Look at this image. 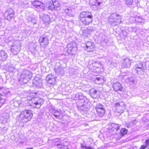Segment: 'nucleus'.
<instances>
[{"instance_id": "nucleus-49", "label": "nucleus", "mask_w": 149, "mask_h": 149, "mask_svg": "<svg viewBox=\"0 0 149 149\" xmlns=\"http://www.w3.org/2000/svg\"><path fill=\"white\" fill-rule=\"evenodd\" d=\"M113 84H115V83H114Z\"/></svg>"}, {"instance_id": "nucleus-36", "label": "nucleus", "mask_w": 149, "mask_h": 149, "mask_svg": "<svg viewBox=\"0 0 149 149\" xmlns=\"http://www.w3.org/2000/svg\"><path fill=\"white\" fill-rule=\"evenodd\" d=\"M147 147L146 145H142L140 147L139 149H146Z\"/></svg>"}, {"instance_id": "nucleus-26", "label": "nucleus", "mask_w": 149, "mask_h": 149, "mask_svg": "<svg viewBox=\"0 0 149 149\" xmlns=\"http://www.w3.org/2000/svg\"><path fill=\"white\" fill-rule=\"evenodd\" d=\"M32 104L33 105L34 107L36 108L40 107L41 105V103H40L38 102L33 103Z\"/></svg>"}, {"instance_id": "nucleus-24", "label": "nucleus", "mask_w": 149, "mask_h": 149, "mask_svg": "<svg viewBox=\"0 0 149 149\" xmlns=\"http://www.w3.org/2000/svg\"><path fill=\"white\" fill-rule=\"evenodd\" d=\"M2 95L1 93H0V104H1L0 105V108L3 105L5 104L6 101V100L5 99L3 98L2 97Z\"/></svg>"}, {"instance_id": "nucleus-19", "label": "nucleus", "mask_w": 149, "mask_h": 149, "mask_svg": "<svg viewBox=\"0 0 149 149\" xmlns=\"http://www.w3.org/2000/svg\"><path fill=\"white\" fill-rule=\"evenodd\" d=\"M135 70L138 74L139 75H143L144 73V72L145 70V67L135 69Z\"/></svg>"}, {"instance_id": "nucleus-13", "label": "nucleus", "mask_w": 149, "mask_h": 149, "mask_svg": "<svg viewBox=\"0 0 149 149\" xmlns=\"http://www.w3.org/2000/svg\"><path fill=\"white\" fill-rule=\"evenodd\" d=\"M45 80L49 84H53V82L55 81V79L52 74H49L46 77Z\"/></svg>"}, {"instance_id": "nucleus-37", "label": "nucleus", "mask_w": 149, "mask_h": 149, "mask_svg": "<svg viewBox=\"0 0 149 149\" xmlns=\"http://www.w3.org/2000/svg\"><path fill=\"white\" fill-rule=\"evenodd\" d=\"M92 65H93V66L96 68H98V65H99V63H98L96 62H95L93 63Z\"/></svg>"}, {"instance_id": "nucleus-11", "label": "nucleus", "mask_w": 149, "mask_h": 149, "mask_svg": "<svg viewBox=\"0 0 149 149\" xmlns=\"http://www.w3.org/2000/svg\"><path fill=\"white\" fill-rule=\"evenodd\" d=\"M56 73L58 75H63L64 74V68L61 66L56 67L54 69Z\"/></svg>"}, {"instance_id": "nucleus-45", "label": "nucleus", "mask_w": 149, "mask_h": 149, "mask_svg": "<svg viewBox=\"0 0 149 149\" xmlns=\"http://www.w3.org/2000/svg\"><path fill=\"white\" fill-rule=\"evenodd\" d=\"M26 149H33V148H27Z\"/></svg>"}, {"instance_id": "nucleus-16", "label": "nucleus", "mask_w": 149, "mask_h": 149, "mask_svg": "<svg viewBox=\"0 0 149 149\" xmlns=\"http://www.w3.org/2000/svg\"><path fill=\"white\" fill-rule=\"evenodd\" d=\"M128 131V130L125 128H121L119 132L120 137L121 138L124 136L125 135L127 134Z\"/></svg>"}, {"instance_id": "nucleus-5", "label": "nucleus", "mask_w": 149, "mask_h": 149, "mask_svg": "<svg viewBox=\"0 0 149 149\" xmlns=\"http://www.w3.org/2000/svg\"><path fill=\"white\" fill-rule=\"evenodd\" d=\"M97 116L100 117H102L106 114V111L104 106L101 104H97L95 108Z\"/></svg>"}, {"instance_id": "nucleus-38", "label": "nucleus", "mask_w": 149, "mask_h": 149, "mask_svg": "<svg viewBox=\"0 0 149 149\" xmlns=\"http://www.w3.org/2000/svg\"><path fill=\"white\" fill-rule=\"evenodd\" d=\"M145 143H146V145L147 146H149V139H147L145 140Z\"/></svg>"}, {"instance_id": "nucleus-2", "label": "nucleus", "mask_w": 149, "mask_h": 149, "mask_svg": "<svg viewBox=\"0 0 149 149\" xmlns=\"http://www.w3.org/2000/svg\"><path fill=\"white\" fill-rule=\"evenodd\" d=\"M122 17L120 15L117 14H112L108 17L109 23L113 26H116L120 24L122 21Z\"/></svg>"}, {"instance_id": "nucleus-23", "label": "nucleus", "mask_w": 149, "mask_h": 149, "mask_svg": "<svg viewBox=\"0 0 149 149\" xmlns=\"http://www.w3.org/2000/svg\"><path fill=\"white\" fill-rule=\"evenodd\" d=\"M27 20L29 22L32 23L34 24H36V20L34 17L31 16L29 17L28 18Z\"/></svg>"}, {"instance_id": "nucleus-27", "label": "nucleus", "mask_w": 149, "mask_h": 149, "mask_svg": "<svg viewBox=\"0 0 149 149\" xmlns=\"http://www.w3.org/2000/svg\"><path fill=\"white\" fill-rule=\"evenodd\" d=\"M48 8V9L50 10H52L54 9L56 10V9L52 3H49Z\"/></svg>"}, {"instance_id": "nucleus-33", "label": "nucleus", "mask_w": 149, "mask_h": 149, "mask_svg": "<svg viewBox=\"0 0 149 149\" xmlns=\"http://www.w3.org/2000/svg\"><path fill=\"white\" fill-rule=\"evenodd\" d=\"M67 47L68 48V50H69L70 51H72L73 48V47H72L71 44H68L67 45Z\"/></svg>"}, {"instance_id": "nucleus-4", "label": "nucleus", "mask_w": 149, "mask_h": 149, "mask_svg": "<svg viewBox=\"0 0 149 149\" xmlns=\"http://www.w3.org/2000/svg\"><path fill=\"white\" fill-rule=\"evenodd\" d=\"M32 77V74L29 70H26L23 72L18 79V83H23L26 84Z\"/></svg>"}, {"instance_id": "nucleus-21", "label": "nucleus", "mask_w": 149, "mask_h": 149, "mask_svg": "<svg viewBox=\"0 0 149 149\" xmlns=\"http://www.w3.org/2000/svg\"><path fill=\"white\" fill-rule=\"evenodd\" d=\"M120 129V127L118 124H114L112 125L111 130L113 131H118Z\"/></svg>"}, {"instance_id": "nucleus-41", "label": "nucleus", "mask_w": 149, "mask_h": 149, "mask_svg": "<svg viewBox=\"0 0 149 149\" xmlns=\"http://www.w3.org/2000/svg\"><path fill=\"white\" fill-rule=\"evenodd\" d=\"M53 115L56 118H57L58 117H59V115H57V114H56L54 113L53 114Z\"/></svg>"}, {"instance_id": "nucleus-17", "label": "nucleus", "mask_w": 149, "mask_h": 149, "mask_svg": "<svg viewBox=\"0 0 149 149\" xmlns=\"http://www.w3.org/2000/svg\"><path fill=\"white\" fill-rule=\"evenodd\" d=\"M43 22L45 24H49L50 23V19L49 16L47 15H45L43 17Z\"/></svg>"}, {"instance_id": "nucleus-40", "label": "nucleus", "mask_w": 149, "mask_h": 149, "mask_svg": "<svg viewBox=\"0 0 149 149\" xmlns=\"http://www.w3.org/2000/svg\"><path fill=\"white\" fill-rule=\"evenodd\" d=\"M115 107H118L120 106V103H118V102L116 103L115 104Z\"/></svg>"}, {"instance_id": "nucleus-14", "label": "nucleus", "mask_w": 149, "mask_h": 149, "mask_svg": "<svg viewBox=\"0 0 149 149\" xmlns=\"http://www.w3.org/2000/svg\"><path fill=\"white\" fill-rule=\"evenodd\" d=\"M97 91L94 88H92L90 90L89 93L92 97L95 98L97 96Z\"/></svg>"}, {"instance_id": "nucleus-30", "label": "nucleus", "mask_w": 149, "mask_h": 149, "mask_svg": "<svg viewBox=\"0 0 149 149\" xmlns=\"http://www.w3.org/2000/svg\"><path fill=\"white\" fill-rule=\"evenodd\" d=\"M104 0H96L97 5L98 6H100L101 5H103Z\"/></svg>"}, {"instance_id": "nucleus-47", "label": "nucleus", "mask_w": 149, "mask_h": 149, "mask_svg": "<svg viewBox=\"0 0 149 149\" xmlns=\"http://www.w3.org/2000/svg\"><path fill=\"white\" fill-rule=\"evenodd\" d=\"M68 149V148H67L66 149Z\"/></svg>"}, {"instance_id": "nucleus-35", "label": "nucleus", "mask_w": 149, "mask_h": 149, "mask_svg": "<svg viewBox=\"0 0 149 149\" xmlns=\"http://www.w3.org/2000/svg\"><path fill=\"white\" fill-rule=\"evenodd\" d=\"M129 81L130 82V83H136V80L135 79H134L131 78L129 80Z\"/></svg>"}, {"instance_id": "nucleus-28", "label": "nucleus", "mask_w": 149, "mask_h": 149, "mask_svg": "<svg viewBox=\"0 0 149 149\" xmlns=\"http://www.w3.org/2000/svg\"><path fill=\"white\" fill-rule=\"evenodd\" d=\"M125 3L127 5L130 6L133 2V0H125Z\"/></svg>"}, {"instance_id": "nucleus-44", "label": "nucleus", "mask_w": 149, "mask_h": 149, "mask_svg": "<svg viewBox=\"0 0 149 149\" xmlns=\"http://www.w3.org/2000/svg\"><path fill=\"white\" fill-rule=\"evenodd\" d=\"M86 149H92V148L91 147H87Z\"/></svg>"}, {"instance_id": "nucleus-22", "label": "nucleus", "mask_w": 149, "mask_h": 149, "mask_svg": "<svg viewBox=\"0 0 149 149\" xmlns=\"http://www.w3.org/2000/svg\"><path fill=\"white\" fill-rule=\"evenodd\" d=\"M113 88L115 90L117 91H122L123 88L121 86V84L116 85L113 87Z\"/></svg>"}, {"instance_id": "nucleus-20", "label": "nucleus", "mask_w": 149, "mask_h": 149, "mask_svg": "<svg viewBox=\"0 0 149 149\" xmlns=\"http://www.w3.org/2000/svg\"><path fill=\"white\" fill-rule=\"evenodd\" d=\"M52 2L56 10H57L58 8H59L60 6V4L59 2L57 1H53V0L52 1Z\"/></svg>"}, {"instance_id": "nucleus-6", "label": "nucleus", "mask_w": 149, "mask_h": 149, "mask_svg": "<svg viewBox=\"0 0 149 149\" xmlns=\"http://www.w3.org/2000/svg\"><path fill=\"white\" fill-rule=\"evenodd\" d=\"M14 13V12L13 9L11 8L7 9L4 13V19L10 21L13 17Z\"/></svg>"}, {"instance_id": "nucleus-7", "label": "nucleus", "mask_w": 149, "mask_h": 149, "mask_svg": "<svg viewBox=\"0 0 149 149\" xmlns=\"http://www.w3.org/2000/svg\"><path fill=\"white\" fill-rule=\"evenodd\" d=\"M32 3L36 8L39 9L41 10H43L45 9V4L40 1L38 0H34L33 1Z\"/></svg>"}, {"instance_id": "nucleus-3", "label": "nucleus", "mask_w": 149, "mask_h": 149, "mask_svg": "<svg viewBox=\"0 0 149 149\" xmlns=\"http://www.w3.org/2000/svg\"><path fill=\"white\" fill-rule=\"evenodd\" d=\"M33 116L32 111L27 109L22 111L19 115L21 120L24 122H27L30 121Z\"/></svg>"}, {"instance_id": "nucleus-39", "label": "nucleus", "mask_w": 149, "mask_h": 149, "mask_svg": "<svg viewBox=\"0 0 149 149\" xmlns=\"http://www.w3.org/2000/svg\"><path fill=\"white\" fill-rule=\"evenodd\" d=\"M64 10V11H65V12L67 13H68L69 11L71 10L70 9H69L68 8H67L66 9H65Z\"/></svg>"}, {"instance_id": "nucleus-34", "label": "nucleus", "mask_w": 149, "mask_h": 149, "mask_svg": "<svg viewBox=\"0 0 149 149\" xmlns=\"http://www.w3.org/2000/svg\"><path fill=\"white\" fill-rule=\"evenodd\" d=\"M10 66L9 68V70L10 71L13 72L14 70L15 67H14L13 65H11Z\"/></svg>"}, {"instance_id": "nucleus-12", "label": "nucleus", "mask_w": 149, "mask_h": 149, "mask_svg": "<svg viewBox=\"0 0 149 149\" xmlns=\"http://www.w3.org/2000/svg\"><path fill=\"white\" fill-rule=\"evenodd\" d=\"M8 57L7 53L3 50L0 51V60L2 61H5Z\"/></svg>"}, {"instance_id": "nucleus-10", "label": "nucleus", "mask_w": 149, "mask_h": 149, "mask_svg": "<svg viewBox=\"0 0 149 149\" xmlns=\"http://www.w3.org/2000/svg\"><path fill=\"white\" fill-rule=\"evenodd\" d=\"M85 49L88 52H91L93 50L95 46L94 44L91 42H88L86 43Z\"/></svg>"}, {"instance_id": "nucleus-18", "label": "nucleus", "mask_w": 149, "mask_h": 149, "mask_svg": "<svg viewBox=\"0 0 149 149\" xmlns=\"http://www.w3.org/2000/svg\"><path fill=\"white\" fill-rule=\"evenodd\" d=\"M144 67H145L144 66H143V63L140 62H137L136 64L134 66V70Z\"/></svg>"}, {"instance_id": "nucleus-42", "label": "nucleus", "mask_w": 149, "mask_h": 149, "mask_svg": "<svg viewBox=\"0 0 149 149\" xmlns=\"http://www.w3.org/2000/svg\"><path fill=\"white\" fill-rule=\"evenodd\" d=\"M81 147L83 148H84V149H86V148H87L86 146H85L83 145L81 146Z\"/></svg>"}, {"instance_id": "nucleus-46", "label": "nucleus", "mask_w": 149, "mask_h": 149, "mask_svg": "<svg viewBox=\"0 0 149 149\" xmlns=\"http://www.w3.org/2000/svg\"><path fill=\"white\" fill-rule=\"evenodd\" d=\"M2 89H3V88L2 87H0V90H1Z\"/></svg>"}, {"instance_id": "nucleus-31", "label": "nucleus", "mask_w": 149, "mask_h": 149, "mask_svg": "<svg viewBox=\"0 0 149 149\" xmlns=\"http://www.w3.org/2000/svg\"><path fill=\"white\" fill-rule=\"evenodd\" d=\"M96 0H90V5L97 4Z\"/></svg>"}, {"instance_id": "nucleus-48", "label": "nucleus", "mask_w": 149, "mask_h": 149, "mask_svg": "<svg viewBox=\"0 0 149 149\" xmlns=\"http://www.w3.org/2000/svg\"><path fill=\"white\" fill-rule=\"evenodd\" d=\"M88 31H87V33H88Z\"/></svg>"}, {"instance_id": "nucleus-29", "label": "nucleus", "mask_w": 149, "mask_h": 149, "mask_svg": "<svg viewBox=\"0 0 149 149\" xmlns=\"http://www.w3.org/2000/svg\"><path fill=\"white\" fill-rule=\"evenodd\" d=\"M104 77L103 76H100L96 78V80L98 81H100L101 82H103L104 81Z\"/></svg>"}, {"instance_id": "nucleus-9", "label": "nucleus", "mask_w": 149, "mask_h": 149, "mask_svg": "<svg viewBox=\"0 0 149 149\" xmlns=\"http://www.w3.org/2000/svg\"><path fill=\"white\" fill-rule=\"evenodd\" d=\"M39 41L41 47H45L49 44V40L46 37H40L39 39Z\"/></svg>"}, {"instance_id": "nucleus-15", "label": "nucleus", "mask_w": 149, "mask_h": 149, "mask_svg": "<svg viewBox=\"0 0 149 149\" xmlns=\"http://www.w3.org/2000/svg\"><path fill=\"white\" fill-rule=\"evenodd\" d=\"M123 64V66L124 68H129L131 64V61L129 59L126 58L124 59Z\"/></svg>"}, {"instance_id": "nucleus-8", "label": "nucleus", "mask_w": 149, "mask_h": 149, "mask_svg": "<svg viewBox=\"0 0 149 149\" xmlns=\"http://www.w3.org/2000/svg\"><path fill=\"white\" fill-rule=\"evenodd\" d=\"M20 49V46L19 44L14 43L11 47L12 52L14 55H17Z\"/></svg>"}, {"instance_id": "nucleus-43", "label": "nucleus", "mask_w": 149, "mask_h": 149, "mask_svg": "<svg viewBox=\"0 0 149 149\" xmlns=\"http://www.w3.org/2000/svg\"><path fill=\"white\" fill-rule=\"evenodd\" d=\"M85 31V30H84V31H83V34L85 36H86L88 37V36L86 34V33L84 32Z\"/></svg>"}, {"instance_id": "nucleus-1", "label": "nucleus", "mask_w": 149, "mask_h": 149, "mask_svg": "<svg viewBox=\"0 0 149 149\" xmlns=\"http://www.w3.org/2000/svg\"><path fill=\"white\" fill-rule=\"evenodd\" d=\"M79 19L83 24L88 25L92 23L93 16L91 13L83 11L80 14Z\"/></svg>"}, {"instance_id": "nucleus-32", "label": "nucleus", "mask_w": 149, "mask_h": 149, "mask_svg": "<svg viewBox=\"0 0 149 149\" xmlns=\"http://www.w3.org/2000/svg\"><path fill=\"white\" fill-rule=\"evenodd\" d=\"M91 8L94 10H95L97 9V4H95L94 5H91L90 6Z\"/></svg>"}, {"instance_id": "nucleus-25", "label": "nucleus", "mask_w": 149, "mask_h": 149, "mask_svg": "<svg viewBox=\"0 0 149 149\" xmlns=\"http://www.w3.org/2000/svg\"><path fill=\"white\" fill-rule=\"evenodd\" d=\"M135 20L137 22L139 23H143L144 22V19L140 17H135Z\"/></svg>"}]
</instances>
